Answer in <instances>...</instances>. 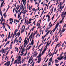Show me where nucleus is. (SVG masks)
Returning <instances> with one entry per match:
<instances>
[{"label": "nucleus", "instance_id": "f257e3e1", "mask_svg": "<svg viewBox=\"0 0 66 66\" xmlns=\"http://www.w3.org/2000/svg\"><path fill=\"white\" fill-rule=\"evenodd\" d=\"M45 47H46V48L44 49V50L42 52V55H43V54H44V52H45L46 51V50H47V49H48V48H47V45Z\"/></svg>", "mask_w": 66, "mask_h": 66}, {"label": "nucleus", "instance_id": "f03ea898", "mask_svg": "<svg viewBox=\"0 0 66 66\" xmlns=\"http://www.w3.org/2000/svg\"><path fill=\"white\" fill-rule=\"evenodd\" d=\"M10 63L11 62H10V61H9L6 63H5L4 64V66H9L10 65Z\"/></svg>", "mask_w": 66, "mask_h": 66}, {"label": "nucleus", "instance_id": "7ed1b4c3", "mask_svg": "<svg viewBox=\"0 0 66 66\" xmlns=\"http://www.w3.org/2000/svg\"><path fill=\"white\" fill-rule=\"evenodd\" d=\"M33 32L30 35V36H29V38H27V40H28V43H29V42L30 41V40H29L30 39V38H31V37L32 36V34H33Z\"/></svg>", "mask_w": 66, "mask_h": 66}, {"label": "nucleus", "instance_id": "20e7f679", "mask_svg": "<svg viewBox=\"0 0 66 66\" xmlns=\"http://www.w3.org/2000/svg\"><path fill=\"white\" fill-rule=\"evenodd\" d=\"M42 60V58H38V63H39L40 62V61H41V60Z\"/></svg>", "mask_w": 66, "mask_h": 66}, {"label": "nucleus", "instance_id": "39448f33", "mask_svg": "<svg viewBox=\"0 0 66 66\" xmlns=\"http://www.w3.org/2000/svg\"><path fill=\"white\" fill-rule=\"evenodd\" d=\"M10 41H9V42H7V43H6V44L5 45V46H4V47H5V46H6V45H7V44H9L10 43Z\"/></svg>", "mask_w": 66, "mask_h": 66}, {"label": "nucleus", "instance_id": "423d86ee", "mask_svg": "<svg viewBox=\"0 0 66 66\" xmlns=\"http://www.w3.org/2000/svg\"><path fill=\"white\" fill-rule=\"evenodd\" d=\"M62 56V54H61L60 55L59 57L58 58H63V57H64V56Z\"/></svg>", "mask_w": 66, "mask_h": 66}, {"label": "nucleus", "instance_id": "0eeeda50", "mask_svg": "<svg viewBox=\"0 0 66 66\" xmlns=\"http://www.w3.org/2000/svg\"><path fill=\"white\" fill-rule=\"evenodd\" d=\"M17 29H16V30H15V31L14 32V35H16V34H17V33H16V32H17Z\"/></svg>", "mask_w": 66, "mask_h": 66}, {"label": "nucleus", "instance_id": "6e6552de", "mask_svg": "<svg viewBox=\"0 0 66 66\" xmlns=\"http://www.w3.org/2000/svg\"><path fill=\"white\" fill-rule=\"evenodd\" d=\"M59 39V37H57L55 39V40L56 42H57L58 41V39Z\"/></svg>", "mask_w": 66, "mask_h": 66}, {"label": "nucleus", "instance_id": "1a4fd4ad", "mask_svg": "<svg viewBox=\"0 0 66 66\" xmlns=\"http://www.w3.org/2000/svg\"><path fill=\"white\" fill-rule=\"evenodd\" d=\"M59 24H59V23H57L56 25V26H55V29H56L57 28V27H58V26L59 25Z\"/></svg>", "mask_w": 66, "mask_h": 66}, {"label": "nucleus", "instance_id": "9d476101", "mask_svg": "<svg viewBox=\"0 0 66 66\" xmlns=\"http://www.w3.org/2000/svg\"><path fill=\"white\" fill-rule=\"evenodd\" d=\"M32 60H33V58H30L29 60V61L28 62V63H29L31 62V61H32Z\"/></svg>", "mask_w": 66, "mask_h": 66}, {"label": "nucleus", "instance_id": "9b49d317", "mask_svg": "<svg viewBox=\"0 0 66 66\" xmlns=\"http://www.w3.org/2000/svg\"><path fill=\"white\" fill-rule=\"evenodd\" d=\"M48 22H49V21H50V15H48Z\"/></svg>", "mask_w": 66, "mask_h": 66}, {"label": "nucleus", "instance_id": "f8f14e48", "mask_svg": "<svg viewBox=\"0 0 66 66\" xmlns=\"http://www.w3.org/2000/svg\"><path fill=\"white\" fill-rule=\"evenodd\" d=\"M51 31V30H49V31H48L47 32V33H46V34L45 35H46V36L48 35V34H49V33Z\"/></svg>", "mask_w": 66, "mask_h": 66}, {"label": "nucleus", "instance_id": "ddd939ff", "mask_svg": "<svg viewBox=\"0 0 66 66\" xmlns=\"http://www.w3.org/2000/svg\"><path fill=\"white\" fill-rule=\"evenodd\" d=\"M41 57V54H40L38 56H37L36 57H38V58H40Z\"/></svg>", "mask_w": 66, "mask_h": 66}, {"label": "nucleus", "instance_id": "4468645a", "mask_svg": "<svg viewBox=\"0 0 66 66\" xmlns=\"http://www.w3.org/2000/svg\"><path fill=\"white\" fill-rule=\"evenodd\" d=\"M17 61L18 62H20L21 61V59H20V58H18L17 59Z\"/></svg>", "mask_w": 66, "mask_h": 66}, {"label": "nucleus", "instance_id": "2eb2a0df", "mask_svg": "<svg viewBox=\"0 0 66 66\" xmlns=\"http://www.w3.org/2000/svg\"><path fill=\"white\" fill-rule=\"evenodd\" d=\"M18 35V37H19V36L20 35V32H19L17 33V34H16V35L15 36H17V35Z\"/></svg>", "mask_w": 66, "mask_h": 66}, {"label": "nucleus", "instance_id": "dca6fc26", "mask_svg": "<svg viewBox=\"0 0 66 66\" xmlns=\"http://www.w3.org/2000/svg\"><path fill=\"white\" fill-rule=\"evenodd\" d=\"M49 61L50 62H51L52 61V58H50V59L49 60Z\"/></svg>", "mask_w": 66, "mask_h": 66}, {"label": "nucleus", "instance_id": "f3484780", "mask_svg": "<svg viewBox=\"0 0 66 66\" xmlns=\"http://www.w3.org/2000/svg\"><path fill=\"white\" fill-rule=\"evenodd\" d=\"M13 42H14L13 41H12V42L11 43V44H10V45H10V47H12V45H13V43L12 44V43H13Z\"/></svg>", "mask_w": 66, "mask_h": 66}, {"label": "nucleus", "instance_id": "a211bd4d", "mask_svg": "<svg viewBox=\"0 0 66 66\" xmlns=\"http://www.w3.org/2000/svg\"><path fill=\"white\" fill-rule=\"evenodd\" d=\"M65 30H66V29H63L62 30L61 32L62 33H63V32H64V31H65Z\"/></svg>", "mask_w": 66, "mask_h": 66}, {"label": "nucleus", "instance_id": "6ab92c4d", "mask_svg": "<svg viewBox=\"0 0 66 66\" xmlns=\"http://www.w3.org/2000/svg\"><path fill=\"white\" fill-rule=\"evenodd\" d=\"M34 40L32 39V42H31V44H34Z\"/></svg>", "mask_w": 66, "mask_h": 66}, {"label": "nucleus", "instance_id": "aec40b11", "mask_svg": "<svg viewBox=\"0 0 66 66\" xmlns=\"http://www.w3.org/2000/svg\"><path fill=\"white\" fill-rule=\"evenodd\" d=\"M3 16H2L1 18L2 21H3L4 20V19H3Z\"/></svg>", "mask_w": 66, "mask_h": 66}, {"label": "nucleus", "instance_id": "412c9836", "mask_svg": "<svg viewBox=\"0 0 66 66\" xmlns=\"http://www.w3.org/2000/svg\"><path fill=\"white\" fill-rule=\"evenodd\" d=\"M5 49H4L3 50L1 51V52L2 53V54H3L4 53V51Z\"/></svg>", "mask_w": 66, "mask_h": 66}, {"label": "nucleus", "instance_id": "4be33fe9", "mask_svg": "<svg viewBox=\"0 0 66 66\" xmlns=\"http://www.w3.org/2000/svg\"><path fill=\"white\" fill-rule=\"evenodd\" d=\"M57 59H58V60H59V61H61V60H62V59H63L64 58H57Z\"/></svg>", "mask_w": 66, "mask_h": 66}, {"label": "nucleus", "instance_id": "5701e85b", "mask_svg": "<svg viewBox=\"0 0 66 66\" xmlns=\"http://www.w3.org/2000/svg\"><path fill=\"white\" fill-rule=\"evenodd\" d=\"M7 27H8L9 29H11V26H9V25L8 24H7Z\"/></svg>", "mask_w": 66, "mask_h": 66}, {"label": "nucleus", "instance_id": "b1692460", "mask_svg": "<svg viewBox=\"0 0 66 66\" xmlns=\"http://www.w3.org/2000/svg\"><path fill=\"white\" fill-rule=\"evenodd\" d=\"M57 46H59V44L57 45L55 47V50H56V48H57Z\"/></svg>", "mask_w": 66, "mask_h": 66}, {"label": "nucleus", "instance_id": "393cba45", "mask_svg": "<svg viewBox=\"0 0 66 66\" xmlns=\"http://www.w3.org/2000/svg\"><path fill=\"white\" fill-rule=\"evenodd\" d=\"M0 13L1 14V16H2V13L1 12V9H0Z\"/></svg>", "mask_w": 66, "mask_h": 66}, {"label": "nucleus", "instance_id": "a878e982", "mask_svg": "<svg viewBox=\"0 0 66 66\" xmlns=\"http://www.w3.org/2000/svg\"><path fill=\"white\" fill-rule=\"evenodd\" d=\"M53 54H54V53H53V54H51V55H50L49 56H52V57H51V58H52L53 57Z\"/></svg>", "mask_w": 66, "mask_h": 66}, {"label": "nucleus", "instance_id": "bb28decb", "mask_svg": "<svg viewBox=\"0 0 66 66\" xmlns=\"http://www.w3.org/2000/svg\"><path fill=\"white\" fill-rule=\"evenodd\" d=\"M22 51L23 52H24L25 51L24 49L23 48L22 49Z\"/></svg>", "mask_w": 66, "mask_h": 66}, {"label": "nucleus", "instance_id": "cd10ccee", "mask_svg": "<svg viewBox=\"0 0 66 66\" xmlns=\"http://www.w3.org/2000/svg\"><path fill=\"white\" fill-rule=\"evenodd\" d=\"M17 60H15V61L14 64H16V63H17V64L18 63H17Z\"/></svg>", "mask_w": 66, "mask_h": 66}, {"label": "nucleus", "instance_id": "c85d7f7f", "mask_svg": "<svg viewBox=\"0 0 66 66\" xmlns=\"http://www.w3.org/2000/svg\"><path fill=\"white\" fill-rule=\"evenodd\" d=\"M54 15H54L53 16V17L52 18V20H53V18H54Z\"/></svg>", "mask_w": 66, "mask_h": 66}, {"label": "nucleus", "instance_id": "c756f323", "mask_svg": "<svg viewBox=\"0 0 66 66\" xmlns=\"http://www.w3.org/2000/svg\"><path fill=\"white\" fill-rule=\"evenodd\" d=\"M10 36H11V34H9L8 36V39H9Z\"/></svg>", "mask_w": 66, "mask_h": 66}, {"label": "nucleus", "instance_id": "7c9ffc66", "mask_svg": "<svg viewBox=\"0 0 66 66\" xmlns=\"http://www.w3.org/2000/svg\"><path fill=\"white\" fill-rule=\"evenodd\" d=\"M56 29V28H55V29H53V32H54L55 31V30Z\"/></svg>", "mask_w": 66, "mask_h": 66}, {"label": "nucleus", "instance_id": "2f4dec72", "mask_svg": "<svg viewBox=\"0 0 66 66\" xmlns=\"http://www.w3.org/2000/svg\"><path fill=\"white\" fill-rule=\"evenodd\" d=\"M14 58H12V60L11 62H12V63L13 64V62H14Z\"/></svg>", "mask_w": 66, "mask_h": 66}, {"label": "nucleus", "instance_id": "473e14b6", "mask_svg": "<svg viewBox=\"0 0 66 66\" xmlns=\"http://www.w3.org/2000/svg\"><path fill=\"white\" fill-rule=\"evenodd\" d=\"M24 58V59H22V62H24V61H25V59H26V58Z\"/></svg>", "mask_w": 66, "mask_h": 66}, {"label": "nucleus", "instance_id": "72a5a7b5", "mask_svg": "<svg viewBox=\"0 0 66 66\" xmlns=\"http://www.w3.org/2000/svg\"><path fill=\"white\" fill-rule=\"evenodd\" d=\"M56 2H57V3L56 4V5H57V4L58 3V2H59V0H57L56 1Z\"/></svg>", "mask_w": 66, "mask_h": 66}, {"label": "nucleus", "instance_id": "f704fd0d", "mask_svg": "<svg viewBox=\"0 0 66 66\" xmlns=\"http://www.w3.org/2000/svg\"><path fill=\"white\" fill-rule=\"evenodd\" d=\"M13 32L12 33L11 35V37H13Z\"/></svg>", "mask_w": 66, "mask_h": 66}, {"label": "nucleus", "instance_id": "c9c22d12", "mask_svg": "<svg viewBox=\"0 0 66 66\" xmlns=\"http://www.w3.org/2000/svg\"><path fill=\"white\" fill-rule=\"evenodd\" d=\"M24 0H22L21 2V3H22V2H23V4H24Z\"/></svg>", "mask_w": 66, "mask_h": 66}, {"label": "nucleus", "instance_id": "e433bc0d", "mask_svg": "<svg viewBox=\"0 0 66 66\" xmlns=\"http://www.w3.org/2000/svg\"><path fill=\"white\" fill-rule=\"evenodd\" d=\"M20 10H21V7H20V9H19V10H18V12H19V13L20 12Z\"/></svg>", "mask_w": 66, "mask_h": 66}, {"label": "nucleus", "instance_id": "4c0bfd02", "mask_svg": "<svg viewBox=\"0 0 66 66\" xmlns=\"http://www.w3.org/2000/svg\"><path fill=\"white\" fill-rule=\"evenodd\" d=\"M63 22V20H61L60 21V23H61L62 22Z\"/></svg>", "mask_w": 66, "mask_h": 66}, {"label": "nucleus", "instance_id": "58836bf2", "mask_svg": "<svg viewBox=\"0 0 66 66\" xmlns=\"http://www.w3.org/2000/svg\"><path fill=\"white\" fill-rule=\"evenodd\" d=\"M5 60H6L7 61L9 60V58H5Z\"/></svg>", "mask_w": 66, "mask_h": 66}, {"label": "nucleus", "instance_id": "ea45409f", "mask_svg": "<svg viewBox=\"0 0 66 66\" xmlns=\"http://www.w3.org/2000/svg\"><path fill=\"white\" fill-rule=\"evenodd\" d=\"M20 15L18 14V18H20Z\"/></svg>", "mask_w": 66, "mask_h": 66}, {"label": "nucleus", "instance_id": "a19ab883", "mask_svg": "<svg viewBox=\"0 0 66 66\" xmlns=\"http://www.w3.org/2000/svg\"><path fill=\"white\" fill-rule=\"evenodd\" d=\"M25 42L24 43V44H27V40H25Z\"/></svg>", "mask_w": 66, "mask_h": 66}, {"label": "nucleus", "instance_id": "79ce46f5", "mask_svg": "<svg viewBox=\"0 0 66 66\" xmlns=\"http://www.w3.org/2000/svg\"><path fill=\"white\" fill-rule=\"evenodd\" d=\"M27 65V64H23L22 65V66H26Z\"/></svg>", "mask_w": 66, "mask_h": 66}, {"label": "nucleus", "instance_id": "37998d69", "mask_svg": "<svg viewBox=\"0 0 66 66\" xmlns=\"http://www.w3.org/2000/svg\"><path fill=\"white\" fill-rule=\"evenodd\" d=\"M51 22H50L49 23L48 25L49 27H50V24H51Z\"/></svg>", "mask_w": 66, "mask_h": 66}, {"label": "nucleus", "instance_id": "c03bdc74", "mask_svg": "<svg viewBox=\"0 0 66 66\" xmlns=\"http://www.w3.org/2000/svg\"><path fill=\"white\" fill-rule=\"evenodd\" d=\"M7 38L6 39H5V42H6L7 41Z\"/></svg>", "mask_w": 66, "mask_h": 66}, {"label": "nucleus", "instance_id": "a18cd8bd", "mask_svg": "<svg viewBox=\"0 0 66 66\" xmlns=\"http://www.w3.org/2000/svg\"><path fill=\"white\" fill-rule=\"evenodd\" d=\"M22 21H23V20H22V19L21 20V23H20V24H21V23H22Z\"/></svg>", "mask_w": 66, "mask_h": 66}, {"label": "nucleus", "instance_id": "49530a36", "mask_svg": "<svg viewBox=\"0 0 66 66\" xmlns=\"http://www.w3.org/2000/svg\"><path fill=\"white\" fill-rule=\"evenodd\" d=\"M16 9V8H15L13 9V13H14V11H15V10Z\"/></svg>", "mask_w": 66, "mask_h": 66}, {"label": "nucleus", "instance_id": "de8ad7c7", "mask_svg": "<svg viewBox=\"0 0 66 66\" xmlns=\"http://www.w3.org/2000/svg\"><path fill=\"white\" fill-rule=\"evenodd\" d=\"M23 13V12H22V11H21L20 13V15L21 14V13Z\"/></svg>", "mask_w": 66, "mask_h": 66}, {"label": "nucleus", "instance_id": "09e8293b", "mask_svg": "<svg viewBox=\"0 0 66 66\" xmlns=\"http://www.w3.org/2000/svg\"><path fill=\"white\" fill-rule=\"evenodd\" d=\"M38 26H39V27H38V28H39V29H40V27H39L40 26V24H39Z\"/></svg>", "mask_w": 66, "mask_h": 66}, {"label": "nucleus", "instance_id": "8fccbe9b", "mask_svg": "<svg viewBox=\"0 0 66 66\" xmlns=\"http://www.w3.org/2000/svg\"><path fill=\"white\" fill-rule=\"evenodd\" d=\"M25 11H24V12L23 13V14H25V13H27V11H26V12H24Z\"/></svg>", "mask_w": 66, "mask_h": 66}, {"label": "nucleus", "instance_id": "3c124183", "mask_svg": "<svg viewBox=\"0 0 66 66\" xmlns=\"http://www.w3.org/2000/svg\"><path fill=\"white\" fill-rule=\"evenodd\" d=\"M31 46H29L28 47V50H29V49H30V48H31Z\"/></svg>", "mask_w": 66, "mask_h": 66}, {"label": "nucleus", "instance_id": "603ef678", "mask_svg": "<svg viewBox=\"0 0 66 66\" xmlns=\"http://www.w3.org/2000/svg\"><path fill=\"white\" fill-rule=\"evenodd\" d=\"M51 65V63H50V62H49L48 63V66H49V65Z\"/></svg>", "mask_w": 66, "mask_h": 66}, {"label": "nucleus", "instance_id": "864d4df0", "mask_svg": "<svg viewBox=\"0 0 66 66\" xmlns=\"http://www.w3.org/2000/svg\"><path fill=\"white\" fill-rule=\"evenodd\" d=\"M15 4H13V5L12 6V7H14L15 6Z\"/></svg>", "mask_w": 66, "mask_h": 66}, {"label": "nucleus", "instance_id": "5fc2aeb1", "mask_svg": "<svg viewBox=\"0 0 66 66\" xmlns=\"http://www.w3.org/2000/svg\"><path fill=\"white\" fill-rule=\"evenodd\" d=\"M24 31V30H22L21 31V34H22V32H23Z\"/></svg>", "mask_w": 66, "mask_h": 66}, {"label": "nucleus", "instance_id": "6e6d98bb", "mask_svg": "<svg viewBox=\"0 0 66 66\" xmlns=\"http://www.w3.org/2000/svg\"><path fill=\"white\" fill-rule=\"evenodd\" d=\"M63 63V61H62L60 63V65H61V64H62Z\"/></svg>", "mask_w": 66, "mask_h": 66}, {"label": "nucleus", "instance_id": "4d7b16f0", "mask_svg": "<svg viewBox=\"0 0 66 66\" xmlns=\"http://www.w3.org/2000/svg\"><path fill=\"white\" fill-rule=\"evenodd\" d=\"M29 10H31V9H32V8H31V7H30V6H29Z\"/></svg>", "mask_w": 66, "mask_h": 66}, {"label": "nucleus", "instance_id": "13d9d810", "mask_svg": "<svg viewBox=\"0 0 66 66\" xmlns=\"http://www.w3.org/2000/svg\"><path fill=\"white\" fill-rule=\"evenodd\" d=\"M19 9V7H16V9Z\"/></svg>", "mask_w": 66, "mask_h": 66}, {"label": "nucleus", "instance_id": "bf43d9fd", "mask_svg": "<svg viewBox=\"0 0 66 66\" xmlns=\"http://www.w3.org/2000/svg\"><path fill=\"white\" fill-rule=\"evenodd\" d=\"M56 11V8L55 7L54 10V12H55Z\"/></svg>", "mask_w": 66, "mask_h": 66}, {"label": "nucleus", "instance_id": "052dcab7", "mask_svg": "<svg viewBox=\"0 0 66 66\" xmlns=\"http://www.w3.org/2000/svg\"><path fill=\"white\" fill-rule=\"evenodd\" d=\"M9 20L10 21H11V20H12V19L11 18L9 19Z\"/></svg>", "mask_w": 66, "mask_h": 66}, {"label": "nucleus", "instance_id": "680f3d73", "mask_svg": "<svg viewBox=\"0 0 66 66\" xmlns=\"http://www.w3.org/2000/svg\"><path fill=\"white\" fill-rule=\"evenodd\" d=\"M59 7H60V9H62V6H61V5H60Z\"/></svg>", "mask_w": 66, "mask_h": 66}, {"label": "nucleus", "instance_id": "e2e57ef3", "mask_svg": "<svg viewBox=\"0 0 66 66\" xmlns=\"http://www.w3.org/2000/svg\"><path fill=\"white\" fill-rule=\"evenodd\" d=\"M6 14V12H5L4 14H3V15L4 16H5V15Z\"/></svg>", "mask_w": 66, "mask_h": 66}, {"label": "nucleus", "instance_id": "0e129e2a", "mask_svg": "<svg viewBox=\"0 0 66 66\" xmlns=\"http://www.w3.org/2000/svg\"><path fill=\"white\" fill-rule=\"evenodd\" d=\"M33 11H35V8H33V9H32Z\"/></svg>", "mask_w": 66, "mask_h": 66}, {"label": "nucleus", "instance_id": "69168bd1", "mask_svg": "<svg viewBox=\"0 0 66 66\" xmlns=\"http://www.w3.org/2000/svg\"><path fill=\"white\" fill-rule=\"evenodd\" d=\"M22 61H21V60L19 61V63H20V64H21V63Z\"/></svg>", "mask_w": 66, "mask_h": 66}, {"label": "nucleus", "instance_id": "338daca9", "mask_svg": "<svg viewBox=\"0 0 66 66\" xmlns=\"http://www.w3.org/2000/svg\"><path fill=\"white\" fill-rule=\"evenodd\" d=\"M61 4H62V2H60V3L59 4V5H61Z\"/></svg>", "mask_w": 66, "mask_h": 66}, {"label": "nucleus", "instance_id": "774afa93", "mask_svg": "<svg viewBox=\"0 0 66 66\" xmlns=\"http://www.w3.org/2000/svg\"><path fill=\"white\" fill-rule=\"evenodd\" d=\"M18 58H21V56H20V55H19V56Z\"/></svg>", "mask_w": 66, "mask_h": 66}]
</instances>
